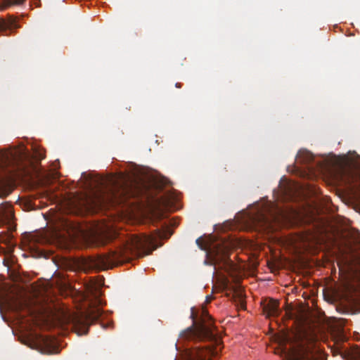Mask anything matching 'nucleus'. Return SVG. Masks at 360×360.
Segmentation results:
<instances>
[{"label":"nucleus","instance_id":"f257e3e1","mask_svg":"<svg viewBox=\"0 0 360 360\" xmlns=\"http://www.w3.org/2000/svg\"><path fill=\"white\" fill-rule=\"evenodd\" d=\"M101 240V245L117 238L119 243L115 250L108 254L91 257L84 260L83 266L86 269L105 270L125 262L133 257H143V252L150 245L154 243L155 237L143 235L138 236L129 235L121 236L120 233H103L98 236Z\"/></svg>","mask_w":360,"mask_h":360},{"label":"nucleus","instance_id":"f03ea898","mask_svg":"<svg viewBox=\"0 0 360 360\" xmlns=\"http://www.w3.org/2000/svg\"><path fill=\"white\" fill-rule=\"evenodd\" d=\"M31 149L32 155L24 147L0 152V197H5L11 192V184L24 172L25 162L30 163L32 158L40 161L45 158L44 149L33 145Z\"/></svg>","mask_w":360,"mask_h":360},{"label":"nucleus","instance_id":"7ed1b4c3","mask_svg":"<svg viewBox=\"0 0 360 360\" xmlns=\"http://www.w3.org/2000/svg\"><path fill=\"white\" fill-rule=\"evenodd\" d=\"M191 317L193 319V326L188 328L181 333V338L187 340H214L218 342L215 334L213 332L212 323L209 322L206 323L205 321H201L200 323H196L195 321V314L193 311L191 314Z\"/></svg>","mask_w":360,"mask_h":360},{"label":"nucleus","instance_id":"20e7f679","mask_svg":"<svg viewBox=\"0 0 360 360\" xmlns=\"http://www.w3.org/2000/svg\"><path fill=\"white\" fill-rule=\"evenodd\" d=\"M102 313L103 311L101 308L92 307L86 314L72 315L68 319L77 335H82L88 333L89 322L98 320Z\"/></svg>","mask_w":360,"mask_h":360},{"label":"nucleus","instance_id":"39448f33","mask_svg":"<svg viewBox=\"0 0 360 360\" xmlns=\"http://www.w3.org/2000/svg\"><path fill=\"white\" fill-rule=\"evenodd\" d=\"M340 165L348 170L353 171L356 175H360V155L355 152L348 155H345L340 162Z\"/></svg>","mask_w":360,"mask_h":360},{"label":"nucleus","instance_id":"423d86ee","mask_svg":"<svg viewBox=\"0 0 360 360\" xmlns=\"http://www.w3.org/2000/svg\"><path fill=\"white\" fill-rule=\"evenodd\" d=\"M212 353L210 347H195L188 352L187 360H209L207 357Z\"/></svg>","mask_w":360,"mask_h":360},{"label":"nucleus","instance_id":"0eeeda50","mask_svg":"<svg viewBox=\"0 0 360 360\" xmlns=\"http://www.w3.org/2000/svg\"><path fill=\"white\" fill-rule=\"evenodd\" d=\"M14 218L12 205L8 202L0 204V226L10 224Z\"/></svg>","mask_w":360,"mask_h":360},{"label":"nucleus","instance_id":"6e6552de","mask_svg":"<svg viewBox=\"0 0 360 360\" xmlns=\"http://www.w3.org/2000/svg\"><path fill=\"white\" fill-rule=\"evenodd\" d=\"M231 260L229 259L227 251L225 248H216L212 252V262L214 264H223L229 265Z\"/></svg>","mask_w":360,"mask_h":360},{"label":"nucleus","instance_id":"1a4fd4ad","mask_svg":"<svg viewBox=\"0 0 360 360\" xmlns=\"http://www.w3.org/2000/svg\"><path fill=\"white\" fill-rule=\"evenodd\" d=\"M295 338L297 339L296 344L297 346L300 348L301 352L304 355H308L311 352V347L308 345V342H311L310 344H313V341L309 339L307 335H296Z\"/></svg>","mask_w":360,"mask_h":360},{"label":"nucleus","instance_id":"9d476101","mask_svg":"<svg viewBox=\"0 0 360 360\" xmlns=\"http://www.w3.org/2000/svg\"><path fill=\"white\" fill-rule=\"evenodd\" d=\"M263 310L267 316H276L279 314V303L274 300H269L263 307Z\"/></svg>","mask_w":360,"mask_h":360},{"label":"nucleus","instance_id":"9b49d317","mask_svg":"<svg viewBox=\"0 0 360 360\" xmlns=\"http://www.w3.org/2000/svg\"><path fill=\"white\" fill-rule=\"evenodd\" d=\"M43 349L42 352L46 354H57L59 352L58 347L56 345L53 339L49 338H42Z\"/></svg>","mask_w":360,"mask_h":360},{"label":"nucleus","instance_id":"f8f14e48","mask_svg":"<svg viewBox=\"0 0 360 360\" xmlns=\"http://www.w3.org/2000/svg\"><path fill=\"white\" fill-rule=\"evenodd\" d=\"M103 283L100 281L98 283H93L88 287V290L91 294V295L95 298L96 303L98 305H102L103 302L100 299V296L101 295V288Z\"/></svg>","mask_w":360,"mask_h":360},{"label":"nucleus","instance_id":"ddd939ff","mask_svg":"<svg viewBox=\"0 0 360 360\" xmlns=\"http://www.w3.org/2000/svg\"><path fill=\"white\" fill-rule=\"evenodd\" d=\"M314 158V155L308 150H300L296 158L297 162L303 164L311 162Z\"/></svg>","mask_w":360,"mask_h":360},{"label":"nucleus","instance_id":"4468645a","mask_svg":"<svg viewBox=\"0 0 360 360\" xmlns=\"http://www.w3.org/2000/svg\"><path fill=\"white\" fill-rule=\"evenodd\" d=\"M13 236L11 233H2L0 234V242L6 244L8 248L11 250L14 247V244L12 242Z\"/></svg>","mask_w":360,"mask_h":360},{"label":"nucleus","instance_id":"2eb2a0df","mask_svg":"<svg viewBox=\"0 0 360 360\" xmlns=\"http://www.w3.org/2000/svg\"><path fill=\"white\" fill-rule=\"evenodd\" d=\"M25 0H3L0 4V10H4L11 6L21 5Z\"/></svg>","mask_w":360,"mask_h":360},{"label":"nucleus","instance_id":"dca6fc26","mask_svg":"<svg viewBox=\"0 0 360 360\" xmlns=\"http://www.w3.org/2000/svg\"><path fill=\"white\" fill-rule=\"evenodd\" d=\"M172 235V231L167 227H165L163 230H157L155 237L161 239H167Z\"/></svg>","mask_w":360,"mask_h":360},{"label":"nucleus","instance_id":"f3484780","mask_svg":"<svg viewBox=\"0 0 360 360\" xmlns=\"http://www.w3.org/2000/svg\"><path fill=\"white\" fill-rule=\"evenodd\" d=\"M122 193H119V192L112 191V195L110 197V200L112 201H120L122 200V195H124V193L126 191L125 188L122 189Z\"/></svg>","mask_w":360,"mask_h":360},{"label":"nucleus","instance_id":"a211bd4d","mask_svg":"<svg viewBox=\"0 0 360 360\" xmlns=\"http://www.w3.org/2000/svg\"><path fill=\"white\" fill-rule=\"evenodd\" d=\"M196 244L199 247V248L202 250H207V244L204 239L202 237H200L196 239Z\"/></svg>","mask_w":360,"mask_h":360},{"label":"nucleus","instance_id":"6ab92c4d","mask_svg":"<svg viewBox=\"0 0 360 360\" xmlns=\"http://www.w3.org/2000/svg\"><path fill=\"white\" fill-rule=\"evenodd\" d=\"M6 27V22L3 19H0V31L4 30Z\"/></svg>","mask_w":360,"mask_h":360},{"label":"nucleus","instance_id":"aec40b11","mask_svg":"<svg viewBox=\"0 0 360 360\" xmlns=\"http://www.w3.org/2000/svg\"><path fill=\"white\" fill-rule=\"evenodd\" d=\"M21 307H22V303L21 302H19V303L16 304L15 306L16 310H20Z\"/></svg>","mask_w":360,"mask_h":360},{"label":"nucleus","instance_id":"412c9836","mask_svg":"<svg viewBox=\"0 0 360 360\" xmlns=\"http://www.w3.org/2000/svg\"><path fill=\"white\" fill-rule=\"evenodd\" d=\"M263 219H264L265 224L269 223V219H267L266 217H263Z\"/></svg>","mask_w":360,"mask_h":360},{"label":"nucleus","instance_id":"4be33fe9","mask_svg":"<svg viewBox=\"0 0 360 360\" xmlns=\"http://www.w3.org/2000/svg\"><path fill=\"white\" fill-rule=\"evenodd\" d=\"M176 87L181 88V84L180 83H176Z\"/></svg>","mask_w":360,"mask_h":360},{"label":"nucleus","instance_id":"5701e85b","mask_svg":"<svg viewBox=\"0 0 360 360\" xmlns=\"http://www.w3.org/2000/svg\"><path fill=\"white\" fill-rule=\"evenodd\" d=\"M211 298L212 297L210 296H207V297H206L207 302H210Z\"/></svg>","mask_w":360,"mask_h":360}]
</instances>
